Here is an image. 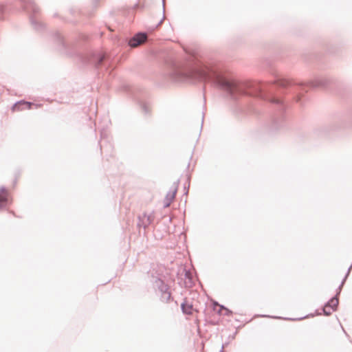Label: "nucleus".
<instances>
[{
  "instance_id": "obj_1",
  "label": "nucleus",
  "mask_w": 352,
  "mask_h": 352,
  "mask_svg": "<svg viewBox=\"0 0 352 352\" xmlns=\"http://www.w3.org/2000/svg\"><path fill=\"white\" fill-rule=\"evenodd\" d=\"M177 191V187L174 186L171 188L170 190L166 195L164 200L163 201L164 206L168 207L173 201L175 197V195Z\"/></svg>"
},
{
  "instance_id": "obj_2",
  "label": "nucleus",
  "mask_w": 352,
  "mask_h": 352,
  "mask_svg": "<svg viewBox=\"0 0 352 352\" xmlns=\"http://www.w3.org/2000/svg\"><path fill=\"white\" fill-rule=\"evenodd\" d=\"M146 39V35L145 34H138L130 40L129 45L132 47H138V45L143 43Z\"/></svg>"
},
{
  "instance_id": "obj_3",
  "label": "nucleus",
  "mask_w": 352,
  "mask_h": 352,
  "mask_svg": "<svg viewBox=\"0 0 352 352\" xmlns=\"http://www.w3.org/2000/svg\"><path fill=\"white\" fill-rule=\"evenodd\" d=\"M182 308L186 314H192L194 312L198 311L197 307L187 300L182 305Z\"/></svg>"
},
{
  "instance_id": "obj_4",
  "label": "nucleus",
  "mask_w": 352,
  "mask_h": 352,
  "mask_svg": "<svg viewBox=\"0 0 352 352\" xmlns=\"http://www.w3.org/2000/svg\"><path fill=\"white\" fill-rule=\"evenodd\" d=\"M33 104L25 102V101H21L16 104H14L13 107V111H21L24 109H31Z\"/></svg>"
},
{
  "instance_id": "obj_5",
  "label": "nucleus",
  "mask_w": 352,
  "mask_h": 352,
  "mask_svg": "<svg viewBox=\"0 0 352 352\" xmlns=\"http://www.w3.org/2000/svg\"><path fill=\"white\" fill-rule=\"evenodd\" d=\"M8 201V192L6 190L0 191V205L3 206Z\"/></svg>"
},
{
  "instance_id": "obj_6",
  "label": "nucleus",
  "mask_w": 352,
  "mask_h": 352,
  "mask_svg": "<svg viewBox=\"0 0 352 352\" xmlns=\"http://www.w3.org/2000/svg\"><path fill=\"white\" fill-rule=\"evenodd\" d=\"M327 305L336 310L338 305V299L337 298H333L329 300Z\"/></svg>"
},
{
  "instance_id": "obj_7",
  "label": "nucleus",
  "mask_w": 352,
  "mask_h": 352,
  "mask_svg": "<svg viewBox=\"0 0 352 352\" xmlns=\"http://www.w3.org/2000/svg\"><path fill=\"white\" fill-rule=\"evenodd\" d=\"M323 311H324V313L325 315L327 316H329L330 315L333 311H335L334 309H333L331 307H330L329 305H326L324 307V309H323Z\"/></svg>"
},
{
  "instance_id": "obj_8",
  "label": "nucleus",
  "mask_w": 352,
  "mask_h": 352,
  "mask_svg": "<svg viewBox=\"0 0 352 352\" xmlns=\"http://www.w3.org/2000/svg\"><path fill=\"white\" fill-rule=\"evenodd\" d=\"M216 307H219V309L218 310V312L219 314H222V311H225L226 314H229L230 313V311L228 309L223 307V306L218 305L217 303H214V310L216 309Z\"/></svg>"
}]
</instances>
